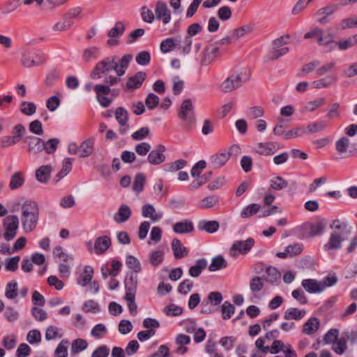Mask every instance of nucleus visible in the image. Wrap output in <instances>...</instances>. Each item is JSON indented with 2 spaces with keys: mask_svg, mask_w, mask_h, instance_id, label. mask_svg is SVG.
Wrapping results in <instances>:
<instances>
[{
  "mask_svg": "<svg viewBox=\"0 0 357 357\" xmlns=\"http://www.w3.org/2000/svg\"><path fill=\"white\" fill-rule=\"evenodd\" d=\"M21 206L20 220L26 233L32 231L37 226L39 218V208L34 201L26 199L22 204L18 202L13 205V211H17Z\"/></svg>",
  "mask_w": 357,
  "mask_h": 357,
  "instance_id": "f257e3e1",
  "label": "nucleus"
},
{
  "mask_svg": "<svg viewBox=\"0 0 357 357\" xmlns=\"http://www.w3.org/2000/svg\"><path fill=\"white\" fill-rule=\"evenodd\" d=\"M116 60L117 56L105 57L96 64L91 73V77L93 79H99L101 78L102 75L110 73L113 70V68H115Z\"/></svg>",
  "mask_w": 357,
  "mask_h": 357,
  "instance_id": "f03ea898",
  "label": "nucleus"
},
{
  "mask_svg": "<svg viewBox=\"0 0 357 357\" xmlns=\"http://www.w3.org/2000/svg\"><path fill=\"white\" fill-rule=\"evenodd\" d=\"M45 61L43 56L34 50H24L21 55V63L26 68L41 65Z\"/></svg>",
  "mask_w": 357,
  "mask_h": 357,
  "instance_id": "7ed1b4c3",
  "label": "nucleus"
},
{
  "mask_svg": "<svg viewBox=\"0 0 357 357\" xmlns=\"http://www.w3.org/2000/svg\"><path fill=\"white\" fill-rule=\"evenodd\" d=\"M326 226V221L321 219L314 223L305 222L302 225L303 236L305 238H312L323 234Z\"/></svg>",
  "mask_w": 357,
  "mask_h": 357,
  "instance_id": "20e7f679",
  "label": "nucleus"
},
{
  "mask_svg": "<svg viewBox=\"0 0 357 357\" xmlns=\"http://www.w3.org/2000/svg\"><path fill=\"white\" fill-rule=\"evenodd\" d=\"M180 119L185 121V126L189 128L195 121L194 106L191 100L188 98L183 101L178 113Z\"/></svg>",
  "mask_w": 357,
  "mask_h": 357,
  "instance_id": "39448f33",
  "label": "nucleus"
},
{
  "mask_svg": "<svg viewBox=\"0 0 357 357\" xmlns=\"http://www.w3.org/2000/svg\"><path fill=\"white\" fill-rule=\"evenodd\" d=\"M18 227L19 218L17 215H8L4 219L3 227L5 233L3 234V237L7 241L13 240L16 236Z\"/></svg>",
  "mask_w": 357,
  "mask_h": 357,
  "instance_id": "423d86ee",
  "label": "nucleus"
},
{
  "mask_svg": "<svg viewBox=\"0 0 357 357\" xmlns=\"http://www.w3.org/2000/svg\"><path fill=\"white\" fill-rule=\"evenodd\" d=\"M220 54V47L216 45L210 44L206 46L201 52L200 63L202 66H208L215 60Z\"/></svg>",
  "mask_w": 357,
  "mask_h": 357,
  "instance_id": "0eeeda50",
  "label": "nucleus"
},
{
  "mask_svg": "<svg viewBox=\"0 0 357 357\" xmlns=\"http://www.w3.org/2000/svg\"><path fill=\"white\" fill-rule=\"evenodd\" d=\"M125 30L124 23L121 21L116 22L114 26L108 31L107 36L109 38L107 40V44L110 47L118 45L120 38L124 33Z\"/></svg>",
  "mask_w": 357,
  "mask_h": 357,
  "instance_id": "6e6552de",
  "label": "nucleus"
},
{
  "mask_svg": "<svg viewBox=\"0 0 357 357\" xmlns=\"http://www.w3.org/2000/svg\"><path fill=\"white\" fill-rule=\"evenodd\" d=\"M255 245V240L248 238L245 241H237L233 243L230 249V255L236 257L238 254L245 255L252 249Z\"/></svg>",
  "mask_w": 357,
  "mask_h": 357,
  "instance_id": "1a4fd4ad",
  "label": "nucleus"
},
{
  "mask_svg": "<svg viewBox=\"0 0 357 357\" xmlns=\"http://www.w3.org/2000/svg\"><path fill=\"white\" fill-rule=\"evenodd\" d=\"M244 82L241 74L233 73L222 83L220 88L225 93L231 92L241 86Z\"/></svg>",
  "mask_w": 357,
  "mask_h": 357,
  "instance_id": "9d476101",
  "label": "nucleus"
},
{
  "mask_svg": "<svg viewBox=\"0 0 357 357\" xmlns=\"http://www.w3.org/2000/svg\"><path fill=\"white\" fill-rule=\"evenodd\" d=\"M93 90L96 92V98L100 105L103 107H108L112 102V99L106 96L111 92V89L108 85L105 84H96L93 86Z\"/></svg>",
  "mask_w": 357,
  "mask_h": 357,
  "instance_id": "9b49d317",
  "label": "nucleus"
},
{
  "mask_svg": "<svg viewBox=\"0 0 357 357\" xmlns=\"http://www.w3.org/2000/svg\"><path fill=\"white\" fill-rule=\"evenodd\" d=\"M318 44L323 47L326 52H330L337 47V42L335 40V36L331 33H326L322 32L318 38Z\"/></svg>",
  "mask_w": 357,
  "mask_h": 357,
  "instance_id": "f8f14e48",
  "label": "nucleus"
},
{
  "mask_svg": "<svg viewBox=\"0 0 357 357\" xmlns=\"http://www.w3.org/2000/svg\"><path fill=\"white\" fill-rule=\"evenodd\" d=\"M166 148L162 144L158 145L155 149L150 151L147 160L149 162L153 165H158L162 163L165 160L164 154Z\"/></svg>",
  "mask_w": 357,
  "mask_h": 357,
  "instance_id": "ddd939ff",
  "label": "nucleus"
},
{
  "mask_svg": "<svg viewBox=\"0 0 357 357\" xmlns=\"http://www.w3.org/2000/svg\"><path fill=\"white\" fill-rule=\"evenodd\" d=\"M155 13L156 18L161 20L164 24H168L171 20V11L167 4L162 1H158L155 5Z\"/></svg>",
  "mask_w": 357,
  "mask_h": 357,
  "instance_id": "4468645a",
  "label": "nucleus"
},
{
  "mask_svg": "<svg viewBox=\"0 0 357 357\" xmlns=\"http://www.w3.org/2000/svg\"><path fill=\"white\" fill-rule=\"evenodd\" d=\"M230 158V153L217 152L209 158V165L213 169H219L223 167Z\"/></svg>",
  "mask_w": 357,
  "mask_h": 357,
  "instance_id": "2eb2a0df",
  "label": "nucleus"
},
{
  "mask_svg": "<svg viewBox=\"0 0 357 357\" xmlns=\"http://www.w3.org/2000/svg\"><path fill=\"white\" fill-rule=\"evenodd\" d=\"M278 149L277 143L273 142H259L255 147V151L257 153L266 156L273 155Z\"/></svg>",
  "mask_w": 357,
  "mask_h": 357,
  "instance_id": "dca6fc26",
  "label": "nucleus"
},
{
  "mask_svg": "<svg viewBox=\"0 0 357 357\" xmlns=\"http://www.w3.org/2000/svg\"><path fill=\"white\" fill-rule=\"evenodd\" d=\"M146 77V74L144 72H137L133 76L128 77L126 89L127 90H134L140 88Z\"/></svg>",
  "mask_w": 357,
  "mask_h": 357,
  "instance_id": "f3484780",
  "label": "nucleus"
},
{
  "mask_svg": "<svg viewBox=\"0 0 357 357\" xmlns=\"http://www.w3.org/2000/svg\"><path fill=\"white\" fill-rule=\"evenodd\" d=\"M27 143V151L30 153L36 154L43 150L44 141L37 137L29 136L25 139Z\"/></svg>",
  "mask_w": 357,
  "mask_h": 357,
  "instance_id": "a211bd4d",
  "label": "nucleus"
},
{
  "mask_svg": "<svg viewBox=\"0 0 357 357\" xmlns=\"http://www.w3.org/2000/svg\"><path fill=\"white\" fill-rule=\"evenodd\" d=\"M126 294H136L138 277L134 272H128L124 280Z\"/></svg>",
  "mask_w": 357,
  "mask_h": 357,
  "instance_id": "6ab92c4d",
  "label": "nucleus"
},
{
  "mask_svg": "<svg viewBox=\"0 0 357 357\" xmlns=\"http://www.w3.org/2000/svg\"><path fill=\"white\" fill-rule=\"evenodd\" d=\"M264 280L269 284L278 285L281 281V273L275 267L268 266L266 268Z\"/></svg>",
  "mask_w": 357,
  "mask_h": 357,
  "instance_id": "aec40b11",
  "label": "nucleus"
},
{
  "mask_svg": "<svg viewBox=\"0 0 357 357\" xmlns=\"http://www.w3.org/2000/svg\"><path fill=\"white\" fill-rule=\"evenodd\" d=\"M111 238L107 236H102L97 238L94 242V251L100 255L104 254L111 246Z\"/></svg>",
  "mask_w": 357,
  "mask_h": 357,
  "instance_id": "412c9836",
  "label": "nucleus"
},
{
  "mask_svg": "<svg viewBox=\"0 0 357 357\" xmlns=\"http://www.w3.org/2000/svg\"><path fill=\"white\" fill-rule=\"evenodd\" d=\"M193 230V223L188 219H184L180 222H177L173 226V231L176 234H188L192 232Z\"/></svg>",
  "mask_w": 357,
  "mask_h": 357,
  "instance_id": "4be33fe9",
  "label": "nucleus"
},
{
  "mask_svg": "<svg viewBox=\"0 0 357 357\" xmlns=\"http://www.w3.org/2000/svg\"><path fill=\"white\" fill-rule=\"evenodd\" d=\"M337 9L336 6L331 5L319 9L316 13L317 22L321 24L328 23L327 17L332 15Z\"/></svg>",
  "mask_w": 357,
  "mask_h": 357,
  "instance_id": "5701e85b",
  "label": "nucleus"
},
{
  "mask_svg": "<svg viewBox=\"0 0 357 357\" xmlns=\"http://www.w3.org/2000/svg\"><path fill=\"white\" fill-rule=\"evenodd\" d=\"M52 170L53 168L50 165L40 166L36 171V177L37 181L42 183H46L50 178Z\"/></svg>",
  "mask_w": 357,
  "mask_h": 357,
  "instance_id": "b1692460",
  "label": "nucleus"
},
{
  "mask_svg": "<svg viewBox=\"0 0 357 357\" xmlns=\"http://www.w3.org/2000/svg\"><path fill=\"white\" fill-rule=\"evenodd\" d=\"M171 245L175 259H179L188 255V250L182 245L179 239L174 238Z\"/></svg>",
  "mask_w": 357,
  "mask_h": 357,
  "instance_id": "393cba45",
  "label": "nucleus"
},
{
  "mask_svg": "<svg viewBox=\"0 0 357 357\" xmlns=\"http://www.w3.org/2000/svg\"><path fill=\"white\" fill-rule=\"evenodd\" d=\"M132 211L130 208L126 204L120 206L118 211L114 214V220L117 223L126 222L131 216Z\"/></svg>",
  "mask_w": 357,
  "mask_h": 357,
  "instance_id": "a878e982",
  "label": "nucleus"
},
{
  "mask_svg": "<svg viewBox=\"0 0 357 357\" xmlns=\"http://www.w3.org/2000/svg\"><path fill=\"white\" fill-rule=\"evenodd\" d=\"M180 36L174 38H167L163 40L160 43V51L162 53H168L176 47L178 48V43H181Z\"/></svg>",
  "mask_w": 357,
  "mask_h": 357,
  "instance_id": "bb28decb",
  "label": "nucleus"
},
{
  "mask_svg": "<svg viewBox=\"0 0 357 357\" xmlns=\"http://www.w3.org/2000/svg\"><path fill=\"white\" fill-rule=\"evenodd\" d=\"M303 288L310 294L320 293L324 291V288L321 286L320 282H317L314 279H305L302 281Z\"/></svg>",
  "mask_w": 357,
  "mask_h": 357,
  "instance_id": "cd10ccee",
  "label": "nucleus"
},
{
  "mask_svg": "<svg viewBox=\"0 0 357 357\" xmlns=\"http://www.w3.org/2000/svg\"><path fill=\"white\" fill-rule=\"evenodd\" d=\"M337 77L334 75H329L324 78L314 81L312 86L314 89L328 88L336 84Z\"/></svg>",
  "mask_w": 357,
  "mask_h": 357,
  "instance_id": "c85d7f7f",
  "label": "nucleus"
},
{
  "mask_svg": "<svg viewBox=\"0 0 357 357\" xmlns=\"http://www.w3.org/2000/svg\"><path fill=\"white\" fill-rule=\"evenodd\" d=\"M220 227L219 222L215 220H200L197 224V228L199 231H205L207 233L213 234L218 230Z\"/></svg>",
  "mask_w": 357,
  "mask_h": 357,
  "instance_id": "c756f323",
  "label": "nucleus"
},
{
  "mask_svg": "<svg viewBox=\"0 0 357 357\" xmlns=\"http://www.w3.org/2000/svg\"><path fill=\"white\" fill-rule=\"evenodd\" d=\"M343 241H344V238L341 237L339 234L333 232L331 234L328 243L324 245V248L326 250L340 249Z\"/></svg>",
  "mask_w": 357,
  "mask_h": 357,
  "instance_id": "7c9ffc66",
  "label": "nucleus"
},
{
  "mask_svg": "<svg viewBox=\"0 0 357 357\" xmlns=\"http://www.w3.org/2000/svg\"><path fill=\"white\" fill-rule=\"evenodd\" d=\"M320 321L317 317H311L303 324L302 332L306 335H312L319 328Z\"/></svg>",
  "mask_w": 357,
  "mask_h": 357,
  "instance_id": "2f4dec72",
  "label": "nucleus"
},
{
  "mask_svg": "<svg viewBox=\"0 0 357 357\" xmlns=\"http://www.w3.org/2000/svg\"><path fill=\"white\" fill-rule=\"evenodd\" d=\"M208 262L205 258H201L196 261L194 266L189 268V275L193 278L200 275L202 271L207 267Z\"/></svg>",
  "mask_w": 357,
  "mask_h": 357,
  "instance_id": "473e14b6",
  "label": "nucleus"
},
{
  "mask_svg": "<svg viewBox=\"0 0 357 357\" xmlns=\"http://www.w3.org/2000/svg\"><path fill=\"white\" fill-rule=\"evenodd\" d=\"M228 266V264L227 261L225 259V258L222 255H217L214 257L212 260L211 263L208 266V270L211 272L217 271L221 269H224L227 268Z\"/></svg>",
  "mask_w": 357,
  "mask_h": 357,
  "instance_id": "72a5a7b5",
  "label": "nucleus"
},
{
  "mask_svg": "<svg viewBox=\"0 0 357 357\" xmlns=\"http://www.w3.org/2000/svg\"><path fill=\"white\" fill-rule=\"evenodd\" d=\"M349 145V139L347 137H342L335 142V149L342 158H347L348 152L347 149Z\"/></svg>",
  "mask_w": 357,
  "mask_h": 357,
  "instance_id": "f704fd0d",
  "label": "nucleus"
},
{
  "mask_svg": "<svg viewBox=\"0 0 357 357\" xmlns=\"http://www.w3.org/2000/svg\"><path fill=\"white\" fill-rule=\"evenodd\" d=\"M25 181L24 174L21 172H15L10 177L9 188L11 190H14L22 187Z\"/></svg>",
  "mask_w": 357,
  "mask_h": 357,
  "instance_id": "c9c22d12",
  "label": "nucleus"
},
{
  "mask_svg": "<svg viewBox=\"0 0 357 357\" xmlns=\"http://www.w3.org/2000/svg\"><path fill=\"white\" fill-rule=\"evenodd\" d=\"M305 313V310H299L296 307H290L285 311L284 319L286 320L294 319L298 321L304 317Z\"/></svg>",
  "mask_w": 357,
  "mask_h": 357,
  "instance_id": "e433bc0d",
  "label": "nucleus"
},
{
  "mask_svg": "<svg viewBox=\"0 0 357 357\" xmlns=\"http://www.w3.org/2000/svg\"><path fill=\"white\" fill-rule=\"evenodd\" d=\"M89 266H79L77 268V283L82 286L85 287L89 283Z\"/></svg>",
  "mask_w": 357,
  "mask_h": 357,
  "instance_id": "4c0bfd02",
  "label": "nucleus"
},
{
  "mask_svg": "<svg viewBox=\"0 0 357 357\" xmlns=\"http://www.w3.org/2000/svg\"><path fill=\"white\" fill-rule=\"evenodd\" d=\"M72 169V160L70 158H65L63 161L62 168L60 172L55 176V182H59L61 178L66 176Z\"/></svg>",
  "mask_w": 357,
  "mask_h": 357,
  "instance_id": "58836bf2",
  "label": "nucleus"
},
{
  "mask_svg": "<svg viewBox=\"0 0 357 357\" xmlns=\"http://www.w3.org/2000/svg\"><path fill=\"white\" fill-rule=\"evenodd\" d=\"M333 350L338 355L343 354L347 349V340L344 335H341L340 337H337V339L333 343Z\"/></svg>",
  "mask_w": 357,
  "mask_h": 357,
  "instance_id": "ea45409f",
  "label": "nucleus"
},
{
  "mask_svg": "<svg viewBox=\"0 0 357 357\" xmlns=\"http://www.w3.org/2000/svg\"><path fill=\"white\" fill-rule=\"evenodd\" d=\"M21 6V0H7L2 6L3 14H10Z\"/></svg>",
  "mask_w": 357,
  "mask_h": 357,
  "instance_id": "a19ab883",
  "label": "nucleus"
},
{
  "mask_svg": "<svg viewBox=\"0 0 357 357\" xmlns=\"http://www.w3.org/2000/svg\"><path fill=\"white\" fill-rule=\"evenodd\" d=\"M115 117L120 126H127L129 116L128 111L124 107H119L116 108L115 111Z\"/></svg>",
  "mask_w": 357,
  "mask_h": 357,
  "instance_id": "79ce46f5",
  "label": "nucleus"
},
{
  "mask_svg": "<svg viewBox=\"0 0 357 357\" xmlns=\"http://www.w3.org/2000/svg\"><path fill=\"white\" fill-rule=\"evenodd\" d=\"M261 208V206L258 204H250L245 206L241 212L242 218H248L257 214Z\"/></svg>",
  "mask_w": 357,
  "mask_h": 357,
  "instance_id": "37998d69",
  "label": "nucleus"
},
{
  "mask_svg": "<svg viewBox=\"0 0 357 357\" xmlns=\"http://www.w3.org/2000/svg\"><path fill=\"white\" fill-rule=\"evenodd\" d=\"M145 182V175L143 173L137 174L132 184V190L137 193L142 192L144 190Z\"/></svg>",
  "mask_w": 357,
  "mask_h": 357,
  "instance_id": "c03bdc74",
  "label": "nucleus"
},
{
  "mask_svg": "<svg viewBox=\"0 0 357 357\" xmlns=\"http://www.w3.org/2000/svg\"><path fill=\"white\" fill-rule=\"evenodd\" d=\"M186 165L187 161L185 160L179 159L165 165L163 167L165 171L174 172L183 169Z\"/></svg>",
  "mask_w": 357,
  "mask_h": 357,
  "instance_id": "a18cd8bd",
  "label": "nucleus"
},
{
  "mask_svg": "<svg viewBox=\"0 0 357 357\" xmlns=\"http://www.w3.org/2000/svg\"><path fill=\"white\" fill-rule=\"evenodd\" d=\"M73 21L69 20L66 15H64L63 20L56 23L52 29L54 31H65L68 30L73 24Z\"/></svg>",
  "mask_w": 357,
  "mask_h": 357,
  "instance_id": "49530a36",
  "label": "nucleus"
},
{
  "mask_svg": "<svg viewBox=\"0 0 357 357\" xmlns=\"http://www.w3.org/2000/svg\"><path fill=\"white\" fill-rule=\"evenodd\" d=\"M221 312L223 319H229L231 317L232 314H234L235 307L229 301H225L221 306Z\"/></svg>",
  "mask_w": 357,
  "mask_h": 357,
  "instance_id": "de8ad7c7",
  "label": "nucleus"
},
{
  "mask_svg": "<svg viewBox=\"0 0 357 357\" xmlns=\"http://www.w3.org/2000/svg\"><path fill=\"white\" fill-rule=\"evenodd\" d=\"M155 212V209L154 206L151 204H145L142 206V214L144 218H151L152 220L156 221L159 220L161 216L158 215H154Z\"/></svg>",
  "mask_w": 357,
  "mask_h": 357,
  "instance_id": "09e8293b",
  "label": "nucleus"
},
{
  "mask_svg": "<svg viewBox=\"0 0 357 357\" xmlns=\"http://www.w3.org/2000/svg\"><path fill=\"white\" fill-rule=\"evenodd\" d=\"M288 186V182L281 176H276L271 180L270 188L273 190H281Z\"/></svg>",
  "mask_w": 357,
  "mask_h": 357,
  "instance_id": "8fccbe9b",
  "label": "nucleus"
},
{
  "mask_svg": "<svg viewBox=\"0 0 357 357\" xmlns=\"http://www.w3.org/2000/svg\"><path fill=\"white\" fill-rule=\"evenodd\" d=\"M264 278L259 276L253 277L250 281V289L252 292L257 293L263 289L264 286Z\"/></svg>",
  "mask_w": 357,
  "mask_h": 357,
  "instance_id": "3c124183",
  "label": "nucleus"
},
{
  "mask_svg": "<svg viewBox=\"0 0 357 357\" xmlns=\"http://www.w3.org/2000/svg\"><path fill=\"white\" fill-rule=\"evenodd\" d=\"M307 132L305 128L303 127H295L291 130L286 131L284 133L283 139H290L294 137H298L303 135Z\"/></svg>",
  "mask_w": 357,
  "mask_h": 357,
  "instance_id": "603ef678",
  "label": "nucleus"
},
{
  "mask_svg": "<svg viewBox=\"0 0 357 357\" xmlns=\"http://www.w3.org/2000/svg\"><path fill=\"white\" fill-rule=\"evenodd\" d=\"M326 126V122L321 120L308 124L305 130L308 133H315L324 130Z\"/></svg>",
  "mask_w": 357,
  "mask_h": 357,
  "instance_id": "864d4df0",
  "label": "nucleus"
},
{
  "mask_svg": "<svg viewBox=\"0 0 357 357\" xmlns=\"http://www.w3.org/2000/svg\"><path fill=\"white\" fill-rule=\"evenodd\" d=\"M87 347L88 342L86 340L79 338L76 339L72 343L70 351L72 354H76L86 349Z\"/></svg>",
  "mask_w": 357,
  "mask_h": 357,
  "instance_id": "5fc2aeb1",
  "label": "nucleus"
},
{
  "mask_svg": "<svg viewBox=\"0 0 357 357\" xmlns=\"http://www.w3.org/2000/svg\"><path fill=\"white\" fill-rule=\"evenodd\" d=\"M128 267L132 269L135 273H139L142 271L140 261L134 256L128 255L126 261Z\"/></svg>",
  "mask_w": 357,
  "mask_h": 357,
  "instance_id": "6e6d98bb",
  "label": "nucleus"
},
{
  "mask_svg": "<svg viewBox=\"0 0 357 357\" xmlns=\"http://www.w3.org/2000/svg\"><path fill=\"white\" fill-rule=\"evenodd\" d=\"M163 259L164 252L161 250H154L151 252L149 256V261L153 266H158L162 264Z\"/></svg>",
  "mask_w": 357,
  "mask_h": 357,
  "instance_id": "4d7b16f0",
  "label": "nucleus"
},
{
  "mask_svg": "<svg viewBox=\"0 0 357 357\" xmlns=\"http://www.w3.org/2000/svg\"><path fill=\"white\" fill-rule=\"evenodd\" d=\"M136 294H126L124 298L127 301V305L130 313L132 315H136L137 313V306L135 303Z\"/></svg>",
  "mask_w": 357,
  "mask_h": 357,
  "instance_id": "13d9d810",
  "label": "nucleus"
},
{
  "mask_svg": "<svg viewBox=\"0 0 357 357\" xmlns=\"http://www.w3.org/2000/svg\"><path fill=\"white\" fill-rule=\"evenodd\" d=\"M17 282L11 281L8 282L6 287L5 296L8 299H13L17 296Z\"/></svg>",
  "mask_w": 357,
  "mask_h": 357,
  "instance_id": "bf43d9fd",
  "label": "nucleus"
},
{
  "mask_svg": "<svg viewBox=\"0 0 357 357\" xmlns=\"http://www.w3.org/2000/svg\"><path fill=\"white\" fill-rule=\"evenodd\" d=\"M319 65V61L317 60L312 61L303 66L298 73V77H304L305 75L312 72L315 68Z\"/></svg>",
  "mask_w": 357,
  "mask_h": 357,
  "instance_id": "052dcab7",
  "label": "nucleus"
},
{
  "mask_svg": "<svg viewBox=\"0 0 357 357\" xmlns=\"http://www.w3.org/2000/svg\"><path fill=\"white\" fill-rule=\"evenodd\" d=\"M59 142V139L57 138H52L47 140V142L44 141L43 150L47 154H52L57 149Z\"/></svg>",
  "mask_w": 357,
  "mask_h": 357,
  "instance_id": "680f3d73",
  "label": "nucleus"
},
{
  "mask_svg": "<svg viewBox=\"0 0 357 357\" xmlns=\"http://www.w3.org/2000/svg\"><path fill=\"white\" fill-rule=\"evenodd\" d=\"M54 257L58 258L61 262L70 263L73 260L72 257L64 252L61 247H56L53 250Z\"/></svg>",
  "mask_w": 357,
  "mask_h": 357,
  "instance_id": "e2e57ef3",
  "label": "nucleus"
},
{
  "mask_svg": "<svg viewBox=\"0 0 357 357\" xmlns=\"http://www.w3.org/2000/svg\"><path fill=\"white\" fill-rule=\"evenodd\" d=\"M192 44V38L190 36H186L182 42V45L178 43V50L181 51V53L183 55L188 54L191 51Z\"/></svg>",
  "mask_w": 357,
  "mask_h": 357,
  "instance_id": "0e129e2a",
  "label": "nucleus"
},
{
  "mask_svg": "<svg viewBox=\"0 0 357 357\" xmlns=\"http://www.w3.org/2000/svg\"><path fill=\"white\" fill-rule=\"evenodd\" d=\"M69 342L66 340H63L59 344L55 349L54 354L56 357H67L68 356V346Z\"/></svg>",
  "mask_w": 357,
  "mask_h": 357,
  "instance_id": "69168bd1",
  "label": "nucleus"
},
{
  "mask_svg": "<svg viewBox=\"0 0 357 357\" xmlns=\"http://www.w3.org/2000/svg\"><path fill=\"white\" fill-rule=\"evenodd\" d=\"M107 333V329L103 324H98L96 325L91 331V335L93 337L100 339Z\"/></svg>",
  "mask_w": 357,
  "mask_h": 357,
  "instance_id": "338daca9",
  "label": "nucleus"
},
{
  "mask_svg": "<svg viewBox=\"0 0 357 357\" xmlns=\"http://www.w3.org/2000/svg\"><path fill=\"white\" fill-rule=\"evenodd\" d=\"M159 100L160 99L158 96L153 93H150L146 96L145 105L149 109L153 110L158 106Z\"/></svg>",
  "mask_w": 357,
  "mask_h": 357,
  "instance_id": "774afa93",
  "label": "nucleus"
}]
</instances>
